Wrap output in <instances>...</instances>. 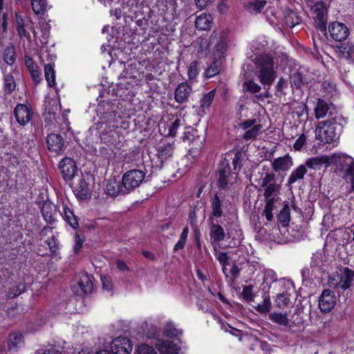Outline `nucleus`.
<instances>
[{
    "instance_id": "obj_34",
    "label": "nucleus",
    "mask_w": 354,
    "mask_h": 354,
    "mask_svg": "<svg viewBox=\"0 0 354 354\" xmlns=\"http://www.w3.org/2000/svg\"><path fill=\"white\" fill-rule=\"evenodd\" d=\"M290 82L291 86L296 88H300L306 83L304 75L297 71H295L290 73Z\"/></svg>"
},
{
    "instance_id": "obj_30",
    "label": "nucleus",
    "mask_w": 354,
    "mask_h": 354,
    "mask_svg": "<svg viewBox=\"0 0 354 354\" xmlns=\"http://www.w3.org/2000/svg\"><path fill=\"white\" fill-rule=\"evenodd\" d=\"M306 172L307 169L306 168V166L304 165H299L290 174L288 180V185H292L297 182V180L303 179Z\"/></svg>"
},
{
    "instance_id": "obj_10",
    "label": "nucleus",
    "mask_w": 354,
    "mask_h": 354,
    "mask_svg": "<svg viewBox=\"0 0 354 354\" xmlns=\"http://www.w3.org/2000/svg\"><path fill=\"white\" fill-rule=\"evenodd\" d=\"M17 122L21 126H26L32 120L33 113L30 106L24 104H17L14 110Z\"/></svg>"
},
{
    "instance_id": "obj_15",
    "label": "nucleus",
    "mask_w": 354,
    "mask_h": 354,
    "mask_svg": "<svg viewBox=\"0 0 354 354\" xmlns=\"http://www.w3.org/2000/svg\"><path fill=\"white\" fill-rule=\"evenodd\" d=\"M315 23L316 28L320 31L324 32L326 30L327 24V10L322 4H316L315 6Z\"/></svg>"
},
{
    "instance_id": "obj_20",
    "label": "nucleus",
    "mask_w": 354,
    "mask_h": 354,
    "mask_svg": "<svg viewBox=\"0 0 354 354\" xmlns=\"http://www.w3.org/2000/svg\"><path fill=\"white\" fill-rule=\"evenodd\" d=\"M292 165V158L288 154L275 158L272 162V169L277 172L288 171Z\"/></svg>"
},
{
    "instance_id": "obj_12",
    "label": "nucleus",
    "mask_w": 354,
    "mask_h": 354,
    "mask_svg": "<svg viewBox=\"0 0 354 354\" xmlns=\"http://www.w3.org/2000/svg\"><path fill=\"white\" fill-rule=\"evenodd\" d=\"M210 240L212 244H217L224 241L226 234L223 227L217 220H208Z\"/></svg>"
},
{
    "instance_id": "obj_32",
    "label": "nucleus",
    "mask_w": 354,
    "mask_h": 354,
    "mask_svg": "<svg viewBox=\"0 0 354 354\" xmlns=\"http://www.w3.org/2000/svg\"><path fill=\"white\" fill-rule=\"evenodd\" d=\"M267 1H259L256 0L252 2H250L245 6V8L250 14H258L260 13L262 9L265 7Z\"/></svg>"
},
{
    "instance_id": "obj_25",
    "label": "nucleus",
    "mask_w": 354,
    "mask_h": 354,
    "mask_svg": "<svg viewBox=\"0 0 354 354\" xmlns=\"http://www.w3.org/2000/svg\"><path fill=\"white\" fill-rule=\"evenodd\" d=\"M216 43L214 51L213 53L214 59H220L224 57L227 48L226 40L223 38L218 37L217 32V40H214Z\"/></svg>"
},
{
    "instance_id": "obj_60",
    "label": "nucleus",
    "mask_w": 354,
    "mask_h": 354,
    "mask_svg": "<svg viewBox=\"0 0 354 354\" xmlns=\"http://www.w3.org/2000/svg\"><path fill=\"white\" fill-rule=\"evenodd\" d=\"M241 295L245 300L251 301L253 299L252 286H244Z\"/></svg>"
},
{
    "instance_id": "obj_9",
    "label": "nucleus",
    "mask_w": 354,
    "mask_h": 354,
    "mask_svg": "<svg viewBox=\"0 0 354 354\" xmlns=\"http://www.w3.org/2000/svg\"><path fill=\"white\" fill-rule=\"evenodd\" d=\"M46 145L49 151L61 154L66 148L65 141L60 134L50 133L46 137Z\"/></svg>"
},
{
    "instance_id": "obj_14",
    "label": "nucleus",
    "mask_w": 354,
    "mask_h": 354,
    "mask_svg": "<svg viewBox=\"0 0 354 354\" xmlns=\"http://www.w3.org/2000/svg\"><path fill=\"white\" fill-rule=\"evenodd\" d=\"M335 296L333 291L324 290L319 300V307L323 313L330 312L335 306Z\"/></svg>"
},
{
    "instance_id": "obj_13",
    "label": "nucleus",
    "mask_w": 354,
    "mask_h": 354,
    "mask_svg": "<svg viewBox=\"0 0 354 354\" xmlns=\"http://www.w3.org/2000/svg\"><path fill=\"white\" fill-rule=\"evenodd\" d=\"M59 169L65 180H72L77 171V167L75 161L70 158H64L59 163Z\"/></svg>"
},
{
    "instance_id": "obj_48",
    "label": "nucleus",
    "mask_w": 354,
    "mask_h": 354,
    "mask_svg": "<svg viewBox=\"0 0 354 354\" xmlns=\"http://www.w3.org/2000/svg\"><path fill=\"white\" fill-rule=\"evenodd\" d=\"M353 50L354 46L349 44H342L339 46V53L342 57L346 59L352 58Z\"/></svg>"
},
{
    "instance_id": "obj_36",
    "label": "nucleus",
    "mask_w": 354,
    "mask_h": 354,
    "mask_svg": "<svg viewBox=\"0 0 354 354\" xmlns=\"http://www.w3.org/2000/svg\"><path fill=\"white\" fill-rule=\"evenodd\" d=\"M284 19L286 25L290 28H293L299 24L301 20L297 13L292 10L287 11Z\"/></svg>"
},
{
    "instance_id": "obj_1",
    "label": "nucleus",
    "mask_w": 354,
    "mask_h": 354,
    "mask_svg": "<svg viewBox=\"0 0 354 354\" xmlns=\"http://www.w3.org/2000/svg\"><path fill=\"white\" fill-rule=\"evenodd\" d=\"M256 75L263 85L270 86L277 77V71L273 58L267 54L260 55L254 60Z\"/></svg>"
},
{
    "instance_id": "obj_49",
    "label": "nucleus",
    "mask_w": 354,
    "mask_h": 354,
    "mask_svg": "<svg viewBox=\"0 0 354 354\" xmlns=\"http://www.w3.org/2000/svg\"><path fill=\"white\" fill-rule=\"evenodd\" d=\"M262 128L261 124H257L253 126L251 129H248L242 136L244 140H252L254 139L259 134Z\"/></svg>"
},
{
    "instance_id": "obj_57",
    "label": "nucleus",
    "mask_w": 354,
    "mask_h": 354,
    "mask_svg": "<svg viewBox=\"0 0 354 354\" xmlns=\"http://www.w3.org/2000/svg\"><path fill=\"white\" fill-rule=\"evenodd\" d=\"M8 28V17L7 14L3 12L0 13V36L4 35L7 32Z\"/></svg>"
},
{
    "instance_id": "obj_56",
    "label": "nucleus",
    "mask_w": 354,
    "mask_h": 354,
    "mask_svg": "<svg viewBox=\"0 0 354 354\" xmlns=\"http://www.w3.org/2000/svg\"><path fill=\"white\" fill-rule=\"evenodd\" d=\"M137 354H158L156 351L152 347L147 344H140L136 350Z\"/></svg>"
},
{
    "instance_id": "obj_52",
    "label": "nucleus",
    "mask_w": 354,
    "mask_h": 354,
    "mask_svg": "<svg viewBox=\"0 0 354 354\" xmlns=\"http://www.w3.org/2000/svg\"><path fill=\"white\" fill-rule=\"evenodd\" d=\"M243 89L252 93H259L261 86L253 80H248L243 83Z\"/></svg>"
},
{
    "instance_id": "obj_17",
    "label": "nucleus",
    "mask_w": 354,
    "mask_h": 354,
    "mask_svg": "<svg viewBox=\"0 0 354 354\" xmlns=\"http://www.w3.org/2000/svg\"><path fill=\"white\" fill-rule=\"evenodd\" d=\"M192 93V87L187 82H183L178 85L174 92L175 100L179 104L188 101Z\"/></svg>"
},
{
    "instance_id": "obj_3",
    "label": "nucleus",
    "mask_w": 354,
    "mask_h": 354,
    "mask_svg": "<svg viewBox=\"0 0 354 354\" xmlns=\"http://www.w3.org/2000/svg\"><path fill=\"white\" fill-rule=\"evenodd\" d=\"M145 174L140 169H132L122 176V191L127 194L138 187L144 180Z\"/></svg>"
},
{
    "instance_id": "obj_28",
    "label": "nucleus",
    "mask_w": 354,
    "mask_h": 354,
    "mask_svg": "<svg viewBox=\"0 0 354 354\" xmlns=\"http://www.w3.org/2000/svg\"><path fill=\"white\" fill-rule=\"evenodd\" d=\"M214 40H217V32L214 31L209 39L205 37L198 38L196 43L198 44V51L203 52L206 51L209 48L211 44L214 43Z\"/></svg>"
},
{
    "instance_id": "obj_61",
    "label": "nucleus",
    "mask_w": 354,
    "mask_h": 354,
    "mask_svg": "<svg viewBox=\"0 0 354 354\" xmlns=\"http://www.w3.org/2000/svg\"><path fill=\"white\" fill-rule=\"evenodd\" d=\"M46 243L48 245L49 250L52 253H55L57 250V240L55 236L46 241Z\"/></svg>"
},
{
    "instance_id": "obj_33",
    "label": "nucleus",
    "mask_w": 354,
    "mask_h": 354,
    "mask_svg": "<svg viewBox=\"0 0 354 354\" xmlns=\"http://www.w3.org/2000/svg\"><path fill=\"white\" fill-rule=\"evenodd\" d=\"M215 90L213 89L207 93H205L200 100V109L201 111L205 113V109H208L214 100L215 96Z\"/></svg>"
},
{
    "instance_id": "obj_24",
    "label": "nucleus",
    "mask_w": 354,
    "mask_h": 354,
    "mask_svg": "<svg viewBox=\"0 0 354 354\" xmlns=\"http://www.w3.org/2000/svg\"><path fill=\"white\" fill-rule=\"evenodd\" d=\"M157 347L160 354H178L179 348L176 344L169 340H162L157 343Z\"/></svg>"
},
{
    "instance_id": "obj_55",
    "label": "nucleus",
    "mask_w": 354,
    "mask_h": 354,
    "mask_svg": "<svg viewBox=\"0 0 354 354\" xmlns=\"http://www.w3.org/2000/svg\"><path fill=\"white\" fill-rule=\"evenodd\" d=\"M277 183L275 174L273 173H267L266 176L262 178L261 186V187H265L269 186V185H272Z\"/></svg>"
},
{
    "instance_id": "obj_27",
    "label": "nucleus",
    "mask_w": 354,
    "mask_h": 354,
    "mask_svg": "<svg viewBox=\"0 0 354 354\" xmlns=\"http://www.w3.org/2000/svg\"><path fill=\"white\" fill-rule=\"evenodd\" d=\"M212 17L205 13H203L196 17L195 26L200 30H207L210 28Z\"/></svg>"
},
{
    "instance_id": "obj_44",
    "label": "nucleus",
    "mask_w": 354,
    "mask_h": 354,
    "mask_svg": "<svg viewBox=\"0 0 354 354\" xmlns=\"http://www.w3.org/2000/svg\"><path fill=\"white\" fill-rule=\"evenodd\" d=\"M31 6L37 15L44 14L47 7L46 0H31Z\"/></svg>"
},
{
    "instance_id": "obj_21",
    "label": "nucleus",
    "mask_w": 354,
    "mask_h": 354,
    "mask_svg": "<svg viewBox=\"0 0 354 354\" xmlns=\"http://www.w3.org/2000/svg\"><path fill=\"white\" fill-rule=\"evenodd\" d=\"M330 165L329 158L327 156H315L308 158L305 162L306 168L319 170L324 165L328 166Z\"/></svg>"
},
{
    "instance_id": "obj_59",
    "label": "nucleus",
    "mask_w": 354,
    "mask_h": 354,
    "mask_svg": "<svg viewBox=\"0 0 354 354\" xmlns=\"http://www.w3.org/2000/svg\"><path fill=\"white\" fill-rule=\"evenodd\" d=\"M242 153L241 152H236L234 155V157L232 159V165L234 167V170L236 173L237 171H239L242 167L241 159Z\"/></svg>"
},
{
    "instance_id": "obj_26",
    "label": "nucleus",
    "mask_w": 354,
    "mask_h": 354,
    "mask_svg": "<svg viewBox=\"0 0 354 354\" xmlns=\"http://www.w3.org/2000/svg\"><path fill=\"white\" fill-rule=\"evenodd\" d=\"M77 286L83 294H88L93 290V283L91 277L87 274H82L77 281Z\"/></svg>"
},
{
    "instance_id": "obj_53",
    "label": "nucleus",
    "mask_w": 354,
    "mask_h": 354,
    "mask_svg": "<svg viewBox=\"0 0 354 354\" xmlns=\"http://www.w3.org/2000/svg\"><path fill=\"white\" fill-rule=\"evenodd\" d=\"M199 73V62L197 61L192 62L188 66V78L189 80L196 79Z\"/></svg>"
},
{
    "instance_id": "obj_11",
    "label": "nucleus",
    "mask_w": 354,
    "mask_h": 354,
    "mask_svg": "<svg viewBox=\"0 0 354 354\" xmlns=\"http://www.w3.org/2000/svg\"><path fill=\"white\" fill-rule=\"evenodd\" d=\"M110 348L113 354H129L132 351V344L129 339L119 337L111 342Z\"/></svg>"
},
{
    "instance_id": "obj_63",
    "label": "nucleus",
    "mask_w": 354,
    "mask_h": 354,
    "mask_svg": "<svg viewBox=\"0 0 354 354\" xmlns=\"http://www.w3.org/2000/svg\"><path fill=\"white\" fill-rule=\"evenodd\" d=\"M306 138L304 134H301L295 141L293 147L295 150L299 151L301 149V148L304 147V144L306 143Z\"/></svg>"
},
{
    "instance_id": "obj_42",
    "label": "nucleus",
    "mask_w": 354,
    "mask_h": 354,
    "mask_svg": "<svg viewBox=\"0 0 354 354\" xmlns=\"http://www.w3.org/2000/svg\"><path fill=\"white\" fill-rule=\"evenodd\" d=\"M106 192L111 196H116L118 193L124 194L122 191V185H120L119 183L116 180H110L106 184Z\"/></svg>"
},
{
    "instance_id": "obj_29",
    "label": "nucleus",
    "mask_w": 354,
    "mask_h": 354,
    "mask_svg": "<svg viewBox=\"0 0 354 354\" xmlns=\"http://www.w3.org/2000/svg\"><path fill=\"white\" fill-rule=\"evenodd\" d=\"M63 218L73 228L76 229L79 227V223L77 217L73 212L66 205L63 207Z\"/></svg>"
},
{
    "instance_id": "obj_46",
    "label": "nucleus",
    "mask_w": 354,
    "mask_h": 354,
    "mask_svg": "<svg viewBox=\"0 0 354 354\" xmlns=\"http://www.w3.org/2000/svg\"><path fill=\"white\" fill-rule=\"evenodd\" d=\"M221 71V63L218 59H214L211 65L205 71V76L207 78L212 77L219 73Z\"/></svg>"
},
{
    "instance_id": "obj_8",
    "label": "nucleus",
    "mask_w": 354,
    "mask_h": 354,
    "mask_svg": "<svg viewBox=\"0 0 354 354\" xmlns=\"http://www.w3.org/2000/svg\"><path fill=\"white\" fill-rule=\"evenodd\" d=\"M328 31L330 37L336 41H342L349 35L348 28L343 23L333 21L329 24Z\"/></svg>"
},
{
    "instance_id": "obj_6",
    "label": "nucleus",
    "mask_w": 354,
    "mask_h": 354,
    "mask_svg": "<svg viewBox=\"0 0 354 354\" xmlns=\"http://www.w3.org/2000/svg\"><path fill=\"white\" fill-rule=\"evenodd\" d=\"M41 213L44 221L49 225H54L58 218L62 215L59 207L49 201H46L41 208Z\"/></svg>"
},
{
    "instance_id": "obj_16",
    "label": "nucleus",
    "mask_w": 354,
    "mask_h": 354,
    "mask_svg": "<svg viewBox=\"0 0 354 354\" xmlns=\"http://www.w3.org/2000/svg\"><path fill=\"white\" fill-rule=\"evenodd\" d=\"M17 53L15 46L12 44L1 46L0 59H2L5 64L12 66L16 61Z\"/></svg>"
},
{
    "instance_id": "obj_38",
    "label": "nucleus",
    "mask_w": 354,
    "mask_h": 354,
    "mask_svg": "<svg viewBox=\"0 0 354 354\" xmlns=\"http://www.w3.org/2000/svg\"><path fill=\"white\" fill-rule=\"evenodd\" d=\"M214 255H215L216 259L218 261L220 264L222 266L223 272L225 274V277H227L228 274L227 273V268L225 266L227 265H229V263H229L230 257H229L228 254L226 252L217 251L215 250Z\"/></svg>"
},
{
    "instance_id": "obj_31",
    "label": "nucleus",
    "mask_w": 354,
    "mask_h": 354,
    "mask_svg": "<svg viewBox=\"0 0 354 354\" xmlns=\"http://www.w3.org/2000/svg\"><path fill=\"white\" fill-rule=\"evenodd\" d=\"M75 189L77 196L80 198H86L87 196L89 195L88 186L84 178H79L78 183L76 185Z\"/></svg>"
},
{
    "instance_id": "obj_43",
    "label": "nucleus",
    "mask_w": 354,
    "mask_h": 354,
    "mask_svg": "<svg viewBox=\"0 0 354 354\" xmlns=\"http://www.w3.org/2000/svg\"><path fill=\"white\" fill-rule=\"evenodd\" d=\"M264 188V197L265 198L271 197H279V194L281 189V185L277 183L269 185V186Z\"/></svg>"
},
{
    "instance_id": "obj_51",
    "label": "nucleus",
    "mask_w": 354,
    "mask_h": 354,
    "mask_svg": "<svg viewBox=\"0 0 354 354\" xmlns=\"http://www.w3.org/2000/svg\"><path fill=\"white\" fill-rule=\"evenodd\" d=\"M182 334V331L176 328L174 324L167 323L164 328V335L169 337H176Z\"/></svg>"
},
{
    "instance_id": "obj_45",
    "label": "nucleus",
    "mask_w": 354,
    "mask_h": 354,
    "mask_svg": "<svg viewBox=\"0 0 354 354\" xmlns=\"http://www.w3.org/2000/svg\"><path fill=\"white\" fill-rule=\"evenodd\" d=\"M23 343L22 335L19 333H13L9 337V348L10 349L17 348Z\"/></svg>"
},
{
    "instance_id": "obj_50",
    "label": "nucleus",
    "mask_w": 354,
    "mask_h": 354,
    "mask_svg": "<svg viewBox=\"0 0 354 354\" xmlns=\"http://www.w3.org/2000/svg\"><path fill=\"white\" fill-rule=\"evenodd\" d=\"M271 305L270 297L265 295L263 296V301L262 304H258L255 309L260 313H266L270 310Z\"/></svg>"
},
{
    "instance_id": "obj_35",
    "label": "nucleus",
    "mask_w": 354,
    "mask_h": 354,
    "mask_svg": "<svg viewBox=\"0 0 354 354\" xmlns=\"http://www.w3.org/2000/svg\"><path fill=\"white\" fill-rule=\"evenodd\" d=\"M269 319L274 323L283 326H288L289 324V319L287 315L281 313H271L269 314Z\"/></svg>"
},
{
    "instance_id": "obj_22",
    "label": "nucleus",
    "mask_w": 354,
    "mask_h": 354,
    "mask_svg": "<svg viewBox=\"0 0 354 354\" xmlns=\"http://www.w3.org/2000/svg\"><path fill=\"white\" fill-rule=\"evenodd\" d=\"M339 166L344 171V178L348 180L354 177V160L351 157L344 156L339 160Z\"/></svg>"
},
{
    "instance_id": "obj_23",
    "label": "nucleus",
    "mask_w": 354,
    "mask_h": 354,
    "mask_svg": "<svg viewBox=\"0 0 354 354\" xmlns=\"http://www.w3.org/2000/svg\"><path fill=\"white\" fill-rule=\"evenodd\" d=\"M281 199L279 197H271L265 198V207L264 214L266 219L268 221H272L273 218L272 210L277 207V205L280 204Z\"/></svg>"
},
{
    "instance_id": "obj_62",
    "label": "nucleus",
    "mask_w": 354,
    "mask_h": 354,
    "mask_svg": "<svg viewBox=\"0 0 354 354\" xmlns=\"http://www.w3.org/2000/svg\"><path fill=\"white\" fill-rule=\"evenodd\" d=\"M180 124V120L179 119H176L169 126V136H175L177 132V129H178Z\"/></svg>"
},
{
    "instance_id": "obj_37",
    "label": "nucleus",
    "mask_w": 354,
    "mask_h": 354,
    "mask_svg": "<svg viewBox=\"0 0 354 354\" xmlns=\"http://www.w3.org/2000/svg\"><path fill=\"white\" fill-rule=\"evenodd\" d=\"M279 222L282 226L286 227L288 225L290 220V207L288 204H284L282 209L277 216Z\"/></svg>"
},
{
    "instance_id": "obj_64",
    "label": "nucleus",
    "mask_w": 354,
    "mask_h": 354,
    "mask_svg": "<svg viewBox=\"0 0 354 354\" xmlns=\"http://www.w3.org/2000/svg\"><path fill=\"white\" fill-rule=\"evenodd\" d=\"M288 82L283 77L280 78L276 85L277 91L283 93L284 89L288 88Z\"/></svg>"
},
{
    "instance_id": "obj_39",
    "label": "nucleus",
    "mask_w": 354,
    "mask_h": 354,
    "mask_svg": "<svg viewBox=\"0 0 354 354\" xmlns=\"http://www.w3.org/2000/svg\"><path fill=\"white\" fill-rule=\"evenodd\" d=\"M44 75L48 84L50 87L55 85V71L50 64L44 65Z\"/></svg>"
},
{
    "instance_id": "obj_2",
    "label": "nucleus",
    "mask_w": 354,
    "mask_h": 354,
    "mask_svg": "<svg viewBox=\"0 0 354 354\" xmlns=\"http://www.w3.org/2000/svg\"><path fill=\"white\" fill-rule=\"evenodd\" d=\"M338 127L339 124L334 119L318 122L315 129L317 139L325 143L337 140L339 137Z\"/></svg>"
},
{
    "instance_id": "obj_54",
    "label": "nucleus",
    "mask_w": 354,
    "mask_h": 354,
    "mask_svg": "<svg viewBox=\"0 0 354 354\" xmlns=\"http://www.w3.org/2000/svg\"><path fill=\"white\" fill-rule=\"evenodd\" d=\"M290 303L289 295L286 292H283L277 296L276 304L279 308L288 306Z\"/></svg>"
},
{
    "instance_id": "obj_19",
    "label": "nucleus",
    "mask_w": 354,
    "mask_h": 354,
    "mask_svg": "<svg viewBox=\"0 0 354 354\" xmlns=\"http://www.w3.org/2000/svg\"><path fill=\"white\" fill-rule=\"evenodd\" d=\"M223 203L217 194L210 200L211 212L208 220H216L223 216Z\"/></svg>"
},
{
    "instance_id": "obj_4",
    "label": "nucleus",
    "mask_w": 354,
    "mask_h": 354,
    "mask_svg": "<svg viewBox=\"0 0 354 354\" xmlns=\"http://www.w3.org/2000/svg\"><path fill=\"white\" fill-rule=\"evenodd\" d=\"M353 277V272L348 268H345L343 273L330 276L328 280V285L332 288H341L344 290L352 285Z\"/></svg>"
},
{
    "instance_id": "obj_40",
    "label": "nucleus",
    "mask_w": 354,
    "mask_h": 354,
    "mask_svg": "<svg viewBox=\"0 0 354 354\" xmlns=\"http://www.w3.org/2000/svg\"><path fill=\"white\" fill-rule=\"evenodd\" d=\"M3 88L6 94L12 93L16 88V82L12 74L8 73L4 75Z\"/></svg>"
},
{
    "instance_id": "obj_18",
    "label": "nucleus",
    "mask_w": 354,
    "mask_h": 354,
    "mask_svg": "<svg viewBox=\"0 0 354 354\" xmlns=\"http://www.w3.org/2000/svg\"><path fill=\"white\" fill-rule=\"evenodd\" d=\"M333 104L326 100L319 98L314 109L315 116L317 119L324 118L327 116L328 113L332 115L331 109Z\"/></svg>"
},
{
    "instance_id": "obj_58",
    "label": "nucleus",
    "mask_w": 354,
    "mask_h": 354,
    "mask_svg": "<svg viewBox=\"0 0 354 354\" xmlns=\"http://www.w3.org/2000/svg\"><path fill=\"white\" fill-rule=\"evenodd\" d=\"M24 290V286L21 284L19 286L13 287L10 289L8 297L9 298H14L21 295Z\"/></svg>"
},
{
    "instance_id": "obj_47",
    "label": "nucleus",
    "mask_w": 354,
    "mask_h": 354,
    "mask_svg": "<svg viewBox=\"0 0 354 354\" xmlns=\"http://www.w3.org/2000/svg\"><path fill=\"white\" fill-rule=\"evenodd\" d=\"M41 35L39 37V41L41 44H47L50 37V26L48 23H42L40 25Z\"/></svg>"
},
{
    "instance_id": "obj_41",
    "label": "nucleus",
    "mask_w": 354,
    "mask_h": 354,
    "mask_svg": "<svg viewBox=\"0 0 354 354\" xmlns=\"http://www.w3.org/2000/svg\"><path fill=\"white\" fill-rule=\"evenodd\" d=\"M15 19H16V29L20 28L29 27V29L32 31L34 36L35 37L36 36V31H35V28L32 26H30V24L31 25L32 23L31 20H30V19L26 20V19H23L21 15L17 12H15Z\"/></svg>"
},
{
    "instance_id": "obj_5",
    "label": "nucleus",
    "mask_w": 354,
    "mask_h": 354,
    "mask_svg": "<svg viewBox=\"0 0 354 354\" xmlns=\"http://www.w3.org/2000/svg\"><path fill=\"white\" fill-rule=\"evenodd\" d=\"M236 177V172H232L230 162L225 159L221 162L218 167V186L221 189H226L229 184H232Z\"/></svg>"
},
{
    "instance_id": "obj_7",
    "label": "nucleus",
    "mask_w": 354,
    "mask_h": 354,
    "mask_svg": "<svg viewBox=\"0 0 354 354\" xmlns=\"http://www.w3.org/2000/svg\"><path fill=\"white\" fill-rule=\"evenodd\" d=\"M174 149V141H170L167 138L161 140L157 145V156L162 166H163L164 162L169 160L172 158Z\"/></svg>"
}]
</instances>
